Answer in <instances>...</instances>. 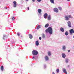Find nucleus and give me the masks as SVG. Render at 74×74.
I'll return each mask as SVG.
<instances>
[{"label":"nucleus","instance_id":"nucleus-1","mask_svg":"<svg viewBox=\"0 0 74 74\" xmlns=\"http://www.w3.org/2000/svg\"><path fill=\"white\" fill-rule=\"evenodd\" d=\"M45 32L46 33H49V34H50V35L52 34V33H53V29H52V28L51 27H49L47 29L45 30Z\"/></svg>","mask_w":74,"mask_h":74},{"label":"nucleus","instance_id":"nucleus-2","mask_svg":"<svg viewBox=\"0 0 74 74\" xmlns=\"http://www.w3.org/2000/svg\"><path fill=\"white\" fill-rule=\"evenodd\" d=\"M32 53L33 55H37L38 54V52L36 50H34L32 51Z\"/></svg>","mask_w":74,"mask_h":74},{"label":"nucleus","instance_id":"nucleus-3","mask_svg":"<svg viewBox=\"0 0 74 74\" xmlns=\"http://www.w3.org/2000/svg\"><path fill=\"white\" fill-rule=\"evenodd\" d=\"M67 24L69 27H71V23L70 21H68L67 22Z\"/></svg>","mask_w":74,"mask_h":74},{"label":"nucleus","instance_id":"nucleus-4","mask_svg":"<svg viewBox=\"0 0 74 74\" xmlns=\"http://www.w3.org/2000/svg\"><path fill=\"white\" fill-rule=\"evenodd\" d=\"M69 32L70 33V34L71 35L73 34V33H74V30L73 29H71V30H69Z\"/></svg>","mask_w":74,"mask_h":74},{"label":"nucleus","instance_id":"nucleus-5","mask_svg":"<svg viewBox=\"0 0 74 74\" xmlns=\"http://www.w3.org/2000/svg\"><path fill=\"white\" fill-rule=\"evenodd\" d=\"M53 11L55 12H56V13H57V12H59V10H58V8H55L53 9Z\"/></svg>","mask_w":74,"mask_h":74},{"label":"nucleus","instance_id":"nucleus-6","mask_svg":"<svg viewBox=\"0 0 74 74\" xmlns=\"http://www.w3.org/2000/svg\"><path fill=\"white\" fill-rule=\"evenodd\" d=\"M37 56L36 55H34V56H33L32 57V59L33 60H34V59H36L37 58H38Z\"/></svg>","mask_w":74,"mask_h":74},{"label":"nucleus","instance_id":"nucleus-7","mask_svg":"<svg viewBox=\"0 0 74 74\" xmlns=\"http://www.w3.org/2000/svg\"><path fill=\"white\" fill-rule=\"evenodd\" d=\"M13 7H14V8H15L16 7V1H14L13 2Z\"/></svg>","mask_w":74,"mask_h":74},{"label":"nucleus","instance_id":"nucleus-8","mask_svg":"<svg viewBox=\"0 0 74 74\" xmlns=\"http://www.w3.org/2000/svg\"><path fill=\"white\" fill-rule=\"evenodd\" d=\"M64 18H65V20H66V21H69V18L68 17V16H64Z\"/></svg>","mask_w":74,"mask_h":74},{"label":"nucleus","instance_id":"nucleus-9","mask_svg":"<svg viewBox=\"0 0 74 74\" xmlns=\"http://www.w3.org/2000/svg\"><path fill=\"white\" fill-rule=\"evenodd\" d=\"M62 71L64 73H65L66 74H67V72H66V69L64 68L62 69Z\"/></svg>","mask_w":74,"mask_h":74},{"label":"nucleus","instance_id":"nucleus-10","mask_svg":"<svg viewBox=\"0 0 74 74\" xmlns=\"http://www.w3.org/2000/svg\"><path fill=\"white\" fill-rule=\"evenodd\" d=\"M69 60L67 58H66L65 59L64 62L66 63H69Z\"/></svg>","mask_w":74,"mask_h":74},{"label":"nucleus","instance_id":"nucleus-11","mask_svg":"<svg viewBox=\"0 0 74 74\" xmlns=\"http://www.w3.org/2000/svg\"><path fill=\"white\" fill-rule=\"evenodd\" d=\"M62 56L63 58H66V54L64 53H62Z\"/></svg>","mask_w":74,"mask_h":74},{"label":"nucleus","instance_id":"nucleus-12","mask_svg":"<svg viewBox=\"0 0 74 74\" xmlns=\"http://www.w3.org/2000/svg\"><path fill=\"white\" fill-rule=\"evenodd\" d=\"M48 16V14L47 13H45L44 14V17L45 19H47V17Z\"/></svg>","mask_w":74,"mask_h":74},{"label":"nucleus","instance_id":"nucleus-13","mask_svg":"<svg viewBox=\"0 0 74 74\" xmlns=\"http://www.w3.org/2000/svg\"><path fill=\"white\" fill-rule=\"evenodd\" d=\"M60 30L62 32H64V28L62 27L60 28Z\"/></svg>","mask_w":74,"mask_h":74},{"label":"nucleus","instance_id":"nucleus-14","mask_svg":"<svg viewBox=\"0 0 74 74\" xmlns=\"http://www.w3.org/2000/svg\"><path fill=\"white\" fill-rule=\"evenodd\" d=\"M36 46H38L39 45V42H38V41L37 40L36 42Z\"/></svg>","mask_w":74,"mask_h":74},{"label":"nucleus","instance_id":"nucleus-15","mask_svg":"<svg viewBox=\"0 0 74 74\" xmlns=\"http://www.w3.org/2000/svg\"><path fill=\"white\" fill-rule=\"evenodd\" d=\"M62 49L63 50V51L66 50V46L64 45L62 46Z\"/></svg>","mask_w":74,"mask_h":74},{"label":"nucleus","instance_id":"nucleus-16","mask_svg":"<svg viewBox=\"0 0 74 74\" xmlns=\"http://www.w3.org/2000/svg\"><path fill=\"white\" fill-rule=\"evenodd\" d=\"M48 60H49V58L48 57V56H46L45 57V60L46 61H48Z\"/></svg>","mask_w":74,"mask_h":74},{"label":"nucleus","instance_id":"nucleus-17","mask_svg":"<svg viewBox=\"0 0 74 74\" xmlns=\"http://www.w3.org/2000/svg\"><path fill=\"white\" fill-rule=\"evenodd\" d=\"M38 13H41V12H42V11L41 10V9H39L38 10Z\"/></svg>","mask_w":74,"mask_h":74},{"label":"nucleus","instance_id":"nucleus-18","mask_svg":"<svg viewBox=\"0 0 74 74\" xmlns=\"http://www.w3.org/2000/svg\"><path fill=\"white\" fill-rule=\"evenodd\" d=\"M5 38H7V36L5 35H4L3 37V39L5 40Z\"/></svg>","mask_w":74,"mask_h":74},{"label":"nucleus","instance_id":"nucleus-19","mask_svg":"<svg viewBox=\"0 0 74 74\" xmlns=\"http://www.w3.org/2000/svg\"><path fill=\"white\" fill-rule=\"evenodd\" d=\"M65 36H68L69 35V32L68 31H66L65 32Z\"/></svg>","mask_w":74,"mask_h":74},{"label":"nucleus","instance_id":"nucleus-20","mask_svg":"<svg viewBox=\"0 0 74 74\" xmlns=\"http://www.w3.org/2000/svg\"><path fill=\"white\" fill-rule=\"evenodd\" d=\"M1 70L2 71H4V67H3V66H1Z\"/></svg>","mask_w":74,"mask_h":74},{"label":"nucleus","instance_id":"nucleus-21","mask_svg":"<svg viewBox=\"0 0 74 74\" xmlns=\"http://www.w3.org/2000/svg\"><path fill=\"white\" fill-rule=\"evenodd\" d=\"M29 37L30 38H31V39H32V38H33V36H32V34H30L29 36Z\"/></svg>","mask_w":74,"mask_h":74},{"label":"nucleus","instance_id":"nucleus-22","mask_svg":"<svg viewBox=\"0 0 74 74\" xmlns=\"http://www.w3.org/2000/svg\"><path fill=\"white\" fill-rule=\"evenodd\" d=\"M48 26H49V24L47 23L45 25V27L46 28H47V27H48Z\"/></svg>","mask_w":74,"mask_h":74},{"label":"nucleus","instance_id":"nucleus-23","mask_svg":"<svg viewBox=\"0 0 74 74\" xmlns=\"http://www.w3.org/2000/svg\"><path fill=\"white\" fill-rule=\"evenodd\" d=\"M51 16L49 15L48 16V20H51Z\"/></svg>","mask_w":74,"mask_h":74},{"label":"nucleus","instance_id":"nucleus-24","mask_svg":"<svg viewBox=\"0 0 74 74\" xmlns=\"http://www.w3.org/2000/svg\"><path fill=\"white\" fill-rule=\"evenodd\" d=\"M50 1L52 4H54V0H50Z\"/></svg>","mask_w":74,"mask_h":74},{"label":"nucleus","instance_id":"nucleus-25","mask_svg":"<svg viewBox=\"0 0 74 74\" xmlns=\"http://www.w3.org/2000/svg\"><path fill=\"white\" fill-rule=\"evenodd\" d=\"M40 27H41V26L40 25H39L37 27V30H38V29L40 28Z\"/></svg>","mask_w":74,"mask_h":74},{"label":"nucleus","instance_id":"nucleus-26","mask_svg":"<svg viewBox=\"0 0 74 74\" xmlns=\"http://www.w3.org/2000/svg\"><path fill=\"white\" fill-rule=\"evenodd\" d=\"M58 8L60 11H62V8L61 7H58Z\"/></svg>","mask_w":74,"mask_h":74},{"label":"nucleus","instance_id":"nucleus-27","mask_svg":"<svg viewBox=\"0 0 74 74\" xmlns=\"http://www.w3.org/2000/svg\"><path fill=\"white\" fill-rule=\"evenodd\" d=\"M42 37L43 38H45V34H42Z\"/></svg>","mask_w":74,"mask_h":74},{"label":"nucleus","instance_id":"nucleus-28","mask_svg":"<svg viewBox=\"0 0 74 74\" xmlns=\"http://www.w3.org/2000/svg\"><path fill=\"white\" fill-rule=\"evenodd\" d=\"M56 72L58 73H59V69H56Z\"/></svg>","mask_w":74,"mask_h":74},{"label":"nucleus","instance_id":"nucleus-29","mask_svg":"<svg viewBox=\"0 0 74 74\" xmlns=\"http://www.w3.org/2000/svg\"><path fill=\"white\" fill-rule=\"evenodd\" d=\"M48 55L49 56H51V52H50V51L48 52Z\"/></svg>","mask_w":74,"mask_h":74},{"label":"nucleus","instance_id":"nucleus-30","mask_svg":"<svg viewBox=\"0 0 74 74\" xmlns=\"http://www.w3.org/2000/svg\"><path fill=\"white\" fill-rule=\"evenodd\" d=\"M68 17H69V18H73V17L71 16V15H69Z\"/></svg>","mask_w":74,"mask_h":74},{"label":"nucleus","instance_id":"nucleus-31","mask_svg":"<svg viewBox=\"0 0 74 74\" xmlns=\"http://www.w3.org/2000/svg\"><path fill=\"white\" fill-rule=\"evenodd\" d=\"M17 35L18 36H20V34H19V32H17Z\"/></svg>","mask_w":74,"mask_h":74},{"label":"nucleus","instance_id":"nucleus-32","mask_svg":"<svg viewBox=\"0 0 74 74\" xmlns=\"http://www.w3.org/2000/svg\"><path fill=\"white\" fill-rule=\"evenodd\" d=\"M44 66L45 67V69L46 67H47V65L45 64H44Z\"/></svg>","mask_w":74,"mask_h":74},{"label":"nucleus","instance_id":"nucleus-33","mask_svg":"<svg viewBox=\"0 0 74 74\" xmlns=\"http://www.w3.org/2000/svg\"><path fill=\"white\" fill-rule=\"evenodd\" d=\"M39 16H41L42 15V13H39Z\"/></svg>","mask_w":74,"mask_h":74},{"label":"nucleus","instance_id":"nucleus-34","mask_svg":"<svg viewBox=\"0 0 74 74\" xmlns=\"http://www.w3.org/2000/svg\"><path fill=\"white\" fill-rule=\"evenodd\" d=\"M37 1L38 2H41V0H37Z\"/></svg>","mask_w":74,"mask_h":74},{"label":"nucleus","instance_id":"nucleus-35","mask_svg":"<svg viewBox=\"0 0 74 74\" xmlns=\"http://www.w3.org/2000/svg\"><path fill=\"white\" fill-rule=\"evenodd\" d=\"M39 40H41L42 38H41V37H39Z\"/></svg>","mask_w":74,"mask_h":74},{"label":"nucleus","instance_id":"nucleus-36","mask_svg":"<svg viewBox=\"0 0 74 74\" xmlns=\"http://www.w3.org/2000/svg\"><path fill=\"white\" fill-rule=\"evenodd\" d=\"M14 19H15V18H14V17H13L12 18V20H14Z\"/></svg>","mask_w":74,"mask_h":74},{"label":"nucleus","instance_id":"nucleus-37","mask_svg":"<svg viewBox=\"0 0 74 74\" xmlns=\"http://www.w3.org/2000/svg\"><path fill=\"white\" fill-rule=\"evenodd\" d=\"M20 71H21H21H22V69H20Z\"/></svg>","mask_w":74,"mask_h":74},{"label":"nucleus","instance_id":"nucleus-38","mask_svg":"<svg viewBox=\"0 0 74 74\" xmlns=\"http://www.w3.org/2000/svg\"><path fill=\"white\" fill-rule=\"evenodd\" d=\"M68 52H70V50H68Z\"/></svg>","mask_w":74,"mask_h":74},{"label":"nucleus","instance_id":"nucleus-39","mask_svg":"<svg viewBox=\"0 0 74 74\" xmlns=\"http://www.w3.org/2000/svg\"><path fill=\"white\" fill-rule=\"evenodd\" d=\"M33 2H35V0H32Z\"/></svg>","mask_w":74,"mask_h":74},{"label":"nucleus","instance_id":"nucleus-40","mask_svg":"<svg viewBox=\"0 0 74 74\" xmlns=\"http://www.w3.org/2000/svg\"><path fill=\"white\" fill-rule=\"evenodd\" d=\"M52 74H55V72H52Z\"/></svg>","mask_w":74,"mask_h":74},{"label":"nucleus","instance_id":"nucleus-41","mask_svg":"<svg viewBox=\"0 0 74 74\" xmlns=\"http://www.w3.org/2000/svg\"><path fill=\"white\" fill-rule=\"evenodd\" d=\"M25 1H29V0H25Z\"/></svg>","mask_w":74,"mask_h":74},{"label":"nucleus","instance_id":"nucleus-42","mask_svg":"<svg viewBox=\"0 0 74 74\" xmlns=\"http://www.w3.org/2000/svg\"><path fill=\"white\" fill-rule=\"evenodd\" d=\"M27 9H28V10H29V7H27Z\"/></svg>","mask_w":74,"mask_h":74},{"label":"nucleus","instance_id":"nucleus-43","mask_svg":"<svg viewBox=\"0 0 74 74\" xmlns=\"http://www.w3.org/2000/svg\"><path fill=\"white\" fill-rule=\"evenodd\" d=\"M67 1H70V0H67Z\"/></svg>","mask_w":74,"mask_h":74},{"label":"nucleus","instance_id":"nucleus-44","mask_svg":"<svg viewBox=\"0 0 74 74\" xmlns=\"http://www.w3.org/2000/svg\"><path fill=\"white\" fill-rule=\"evenodd\" d=\"M5 9H7V8L5 7Z\"/></svg>","mask_w":74,"mask_h":74},{"label":"nucleus","instance_id":"nucleus-45","mask_svg":"<svg viewBox=\"0 0 74 74\" xmlns=\"http://www.w3.org/2000/svg\"><path fill=\"white\" fill-rule=\"evenodd\" d=\"M73 38L74 39V35H73Z\"/></svg>","mask_w":74,"mask_h":74}]
</instances>
